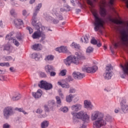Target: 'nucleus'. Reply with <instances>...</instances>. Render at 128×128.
Listing matches in <instances>:
<instances>
[{
  "mask_svg": "<svg viewBox=\"0 0 128 128\" xmlns=\"http://www.w3.org/2000/svg\"><path fill=\"white\" fill-rule=\"evenodd\" d=\"M110 116H104V114L98 111L94 112L91 115L92 121L95 120L93 122V128H100L106 126V122H110Z\"/></svg>",
  "mask_w": 128,
  "mask_h": 128,
  "instance_id": "obj_1",
  "label": "nucleus"
},
{
  "mask_svg": "<svg viewBox=\"0 0 128 128\" xmlns=\"http://www.w3.org/2000/svg\"><path fill=\"white\" fill-rule=\"evenodd\" d=\"M40 8H42V4H38L34 12L32 21V26H34L36 30H40L41 28L42 30H40V32L43 33L48 32V31L52 32V30L50 29V28L45 27L44 26H42V23H40V22H38V20H36V16L38 12H40Z\"/></svg>",
  "mask_w": 128,
  "mask_h": 128,
  "instance_id": "obj_2",
  "label": "nucleus"
},
{
  "mask_svg": "<svg viewBox=\"0 0 128 128\" xmlns=\"http://www.w3.org/2000/svg\"><path fill=\"white\" fill-rule=\"evenodd\" d=\"M91 12L94 18V30L95 32H98L100 30V28L104 26V20L99 17L98 14V10L94 9H92Z\"/></svg>",
  "mask_w": 128,
  "mask_h": 128,
  "instance_id": "obj_3",
  "label": "nucleus"
},
{
  "mask_svg": "<svg viewBox=\"0 0 128 128\" xmlns=\"http://www.w3.org/2000/svg\"><path fill=\"white\" fill-rule=\"evenodd\" d=\"M71 114L76 118H78L79 120H82L84 122H86L88 124L90 122V115L88 114V112L82 110L78 112H72Z\"/></svg>",
  "mask_w": 128,
  "mask_h": 128,
  "instance_id": "obj_4",
  "label": "nucleus"
},
{
  "mask_svg": "<svg viewBox=\"0 0 128 128\" xmlns=\"http://www.w3.org/2000/svg\"><path fill=\"white\" fill-rule=\"evenodd\" d=\"M75 54L76 56H71L72 60V64H76V66L80 64L82 60H86V56H84V54H80L78 52H76Z\"/></svg>",
  "mask_w": 128,
  "mask_h": 128,
  "instance_id": "obj_5",
  "label": "nucleus"
},
{
  "mask_svg": "<svg viewBox=\"0 0 128 128\" xmlns=\"http://www.w3.org/2000/svg\"><path fill=\"white\" fill-rule=\"evenodd\" d=\"M66 8H61L60 9V12L58 11V6H54L53 9L52 10V14L56 15V17H58L60 20H64V17H62V12H66Z\"/></svg>",
  "mask_w": 128,
  "mask_h": 128,
  "instance_id": "obj_6",
  "label": "nucleus"
},
{
  "mask_svg": "<svg viewBox=\"0 0 128 128\" xmlns=\"http://www.w3.org/2000/svg\"><path fill=\"white\" fill-rule=\"evenodd\" d=\"M106 0H101L100 3V16L102 18H106V16L108 14V11L104 8L106 6Z\"/></svg>",
  "mask_w": 128,
  "mask_h": 128,
  "instance_id": "obj_7",
  "label": "nucleus"
},
{
  "mask_svg": "<svg viewBox=\"0 0 128 128\" xmlns=\"http://www.w3.org/2000/svg\"><path fill=\"white\" fill-rule=\"evenodd\" d=\"M106 68V70L105 73L104 74V76L106 80H110L112 76V74L110 72V70H112V64H108Z\"/></svg>",
  "mask_w": 128,
  "mask_h": 128,
  "instance_id": "obj_8",
  "label": "nucleus"
},
{
  "mask_svg": "<svg viewBox=\"0 0 128 128\" xmlns=\"http://www.w3.org/2000/svg\"><path fill=\"white\" fill-rule=\"evenodd\" d=\"M122 37L121 38V44L122 46H128V34L126 30L122 32Z\"/></svg>",
  "mask_w": 128,
  "mask_h": 128,
  "instance_id": "obj_9",
  "label": "nucleus"
},
{
  "mask_svg": "<svg viewBox=\"0 0 128 128\" xmlns=\"http://www.w3.org/2000/svg\"><path fill=\"white\" fill-rule=\"evenodd\" d=\"M38 86L41 88H44V90H52V84L48 83L46 81L41 80L40 84H38Z\"/></svg>",
  "mask_w": 128,
  "mask_h": 128,
  "instance_id": "obj_10",
  "label": "nucleus"
},
{
  "mask_svg": "<svg viewBox=\"0 0 128 128\" xmlns=\"http://www.w3.org/2000/svg\"><path fill=\"white\" fill-rule=\"evenodd\" d=\"M3 114L5 118H8V116L14 114L12 108L10 106L6 107L4 110Z\"/></svg>",
  "mask_w": 128,
  "mask_h": 128,
  "instance_id": "obj_11",
  "label": "nucleus"
},
{
  "mask_svg": "<svg viewBox=\"0 0 128 128\" xmlns=\"http://www.w3.org/2000/svg\"><path fill=\"white\" fill-rule=\"evenodd\" d=\"M82 70L88 74L96 72L98 70V66H94L92 67L84 66L82 68Z\"/></svg>",
  "mask_w": 128,
  "mask_h": 128,
  "instance_id": "obj_12",
  "label": "nucleus"
},
{
  "mask_svg": "<svg viewBox=\"0 0 128 128\" xmlns=\"http://www.w3.org/2000/svg\"><path fill=\"white\" fill-rule=\"evenodd\" d=\"M120 66L123 72H120V76L122 78H124L126 75L128 74V64H126L124 66L120 65Z\"/></svg>",
  "mask_w": 128,
  "mask_h": 128,
  "instance_id": "obj_13",
  "label": "nucleus"
},
{
  "mask_svg": "<svg viewBox=\"0 0 128 128\" xmlns=\"http://www.w3.org/2000/svg\"><path fill=\"white\" fill-rule=\"evenodd\" d=\"M82 106L80 104H77L74 105H72L71 106V110H72V112H77L82 110Z\"/></svg>",
  "mask_w": 128,
  "mask_h": 128,
  "instance_id": "obj_14",
  "label": "nucleus"
},
{
  "mask_svg": "<svg viewBox=\"0 0 128 128\" xmlns=\"http://www.w3.org/2000/svg\"><path fill=\"white\" fill-rule=\"evenodd\" d=\"M84 107L87 110H92L94 108V105L92 104V102L90 100H85L84 101Z\"/></svg>",
  "mask_w": 128,
  "mask_h": 128,
  "instance_id": "obj_15",
  "label": "nucleus"
},
{
  "mask_svg": "<svg viewBox=\"0 0 128 128\" xmlns=\"http://www.w3.org/2000/svg\"><path fill=\"white\" fill-rule=\"evenodd\" d=\"M72 76L75 80H82L84 78V74H82L80 72H74Z\"/></svg>",
  "mask_w": 128,
  "mask_h": 128,
  "instance_id": "obj_16",
  "label": "nucleus"
},
{
  "mask_svg": "<svg viewBox=\"0 0 128 128\" xmlns=\"http://www.w3.org/2000/svg\"><path fill=\"white\" fill-rule=\"evenodd\" d=\"M14 24L17 28H22V26H24V22L22 20L17 19L14 20Z\"/></svg>",
  "mask_w": 128,
  "mask_h": 128,
  "instance_id": "obj_17",
  "label": "nucleus"
},
{
  "mask_svg": "<svg viewBox=\"0 0 128 128\" xmlns=\"http://www.w3.org/2000/svg\"><path fill=\"white\" fill-rule=\"evenodd\" d=\"M45 70L47 74H50L51 72L54 70V66L50 64H48L45 66Z\"/></svg>",
  "mask_w": 128,
  "mask_h": 128,
  "instance_id": "obj_18",
  "label": "nucleus"
},
{
  "mask_svg": "<svg viewBox=\"0 0 128 128\" xmlns=\"http://www.w3.org/2000/svg\"><path fill=\"white\" fill-rule=\"evenodd\" d=\"M32 94L35 98H38L42 96V91L40 90H38L36 92H32Z\"/></svg>",
  "mask_w": 128,
  "mask_h": 128,
  "instance_id": "obj_19",
  "label": "nucleus"
},
{
  "mask_svg": "<svg viewBox=\"0 0 128 128\" xmlns=\"http://www.w3.org/2000/svg\"><path fill=\"white\" fill-rule=\"evenodd\" d=\"M64 62L67 66H70L72 64V56H68L66 60H64Z\"/></svg>",
  "mask_w": 128,
  "mask_h": 128,
  "instance_id": "obj_20",
  "label": "nucleus"
},
{
  "mask_svg": "<svg viewBox=\"0 0 128 128\" xmlns=\"http://www.w3.org/2000/svg\"><path fill=\"white\" fill-rule=\"evenodd\" d=\"M32 38L34 40H36V38H40V30H38L32 34Z\"/></svg>",
  "mask_w": 128,
  "mask_h": 128,
  "instance_id": "obj_21",
  "label": "nucleus"
},
{
  "mask_svg": "<svg viewBox=\"0 0 128 128\" xmlns=\"http://www.w3.org/2000/svg\"><path fill=\"white\" fill-rule=\"evenodd\" d=\"M56 52H68V48L64 46L57 48L56 49Z\"/></svg>",
  "mask_w": 128,
  "mask_h": 128,
  "instance_id": "obj_22",
  "label": "nucleus"
},
{
  "mask_svg": "<svg viewBox=\"0 0 128 128\" xmlns=\"http://www.w3.org/2000/svg\"><path fill=\"white\" fill-rule=\"evenodd\" d=\"M108 20L110 22H114V24H122V21L118 20L116 19L112 18V17H109Z\"/></svg>",
  "mask_w": 128,
  "mask_h": 128,
  "instance_id": "obj_23",
  "label": "nucleus"
},
{
  "mask_svg": "<svg viewBox=\"0 0 128 128\" xmlns=\"http://www.w3.org/2000/svg\"><path fill=\"white\" fill-rule=\"evenodd\" d=\"M32 48L34 50H40L42 48V45L40 44H34L32 46Z\"/></svg>",
  "mask_w": 128,
  "mask_h": 128,
  "instance_id": "obj_24",
  "label": "nucleus"
},
{
  "mask_svg": "<svg viewBox=\"0 0 128 128\" xmlns=\"http://www.w3.org/2000/svg\"><path fill=\"white\" fill-rule=\"evenodd\" d=\"M74 96H76V95L74 94H70V95L68 96H66V102H72V98H74Z\"/></svg>",
  "mask_w": 128,
  "mask_h": 128,
  "instance_id": "obj_25",
  "label": "nucleus"
},
{
  "mask_svg": "<svg viewBox=\"0 0 128 128\" xmlns=\"http://www.w3.org/2000/svg\"><path fill=\"white\" fill-rule=\"evenodd\" d=\"M87 4H89V6H90L91 8H94V4H96V2H98V0H86Z\"/></svg>",
  "mask_w": 128,
  "mask_h": 128,
  "instance_id": "obj_26",
  "label": "nucleus"
},
{
  "mask_svg": "<svg viewBox=\"0 0 128 128\" xmlns=\"http://www.w3.org/2000/svg\"><path fill=\"white\" fill-rule=\"evenodd\" d=\"M14 34V32H11L9 34H7L6 37V40H14V38H12V36Z\"/></svg>",
  "mask_w": 128,
  "mask_h": 128,
  "instance_id": "obj_27",
  "label": "nucleus"
},
{
  "mask_svg": "<svg viewBox=\"0 0 128 128\" xmlns=\"http://www.w3.org/2000/svg\"><path fill=\"white\" fill-rule=\"evenodd\" d=\"M32 58H34L36 60H38L40 58V54L36 53H33L32 55Z\"/></svg>",
  "mask_w": 128,
  "mask_h": 128,
  "instance_id": "obj_28",
  "label": "nucleus"
},
{
  "mask_svg": "<svg viewBox=\"0 0 128 128\" xmlns=\"http://www.w3.org/2000/svg\"><path fill=\"white\" fill-rule=\"evenodd\" d=\"M50 122L48 120H44L41 124L42 128H46L48 126Z\"/></svg>",
  "mask_w": 128,
  "mask_h": 128,
  "instance_id": "obj_29",
  "label": "nucleus"
},
{
  "mask_svg": "<svg viewBox=\"0 0 128 128\" xmlns=\"http://www.w3.org/2000/svg\"><path fill=\"white\" fill-rule=\"evenodd\" d=\"M54 56L52 55H48L46 56L44 60L46 61H52L54 60Z\"/></svg>",
  "mask_w": 128,
  "mask_h": 128,
  "instance_id": "obj_30",
  "label": "nucleus"
},
{
  "mask_svg": "<svg viewBox=\"0 0 128 128\" xmlns=\"http://www.w3.org/2000/svg\"><path fill=\"white\" fill-rule=\"evenodd\" d=\"M72 48H76V50H80V44H78L74 42L72 44Z\"/></svg>",
  "mask_w": 128,
  "mask_h": 128,
  "instance_id": "obj_31",
  "label": "nucleus"
},
{
  "mask_svg": "<svg viewBox=\"0 0 128 128\" xmlns=\"http://www.w3.org/2000/svg\"><path fill=\"white\" fill-rule=\"evenodd\" d=\"M2 60H4V62H8L10 60H12V58L10 56H4L2 57Z\"/></svg>",
  "mask_w": 128,
  "mask_h": 128,
  "instance_id": "obj_32",
  "label": "nucleus"
},
{
  "mask_svg": "<svg viewBox=\"0 0 128 128\" xmlns=\"http://www.w3.org/2000/svg\"><path fill=\"white\" fill-rule=\"evenodd\" d=\"M20 94H18L17 95H16L14 96H13L11 100H12L13 102H14L15 100H20Z\"/></svg>",
  "mask_w": 128,
  "mask_h": 128,
  "instance_id": "obj_33",
  "label": "nucleus"
},
{
  "mask_svg": "<svg viewBox=\"0 0 128 128\" xmlns=\"http://www.w3.org/2000/svg\"><path fill=\"white\" fill-rule=\"evenodd\" d=\"M54 106V102H50L48 106H44L45 110L48 112V108H52Z\"/></svg>",
  "mask_w": 128,
  "mask_h": 128,
  "instance_id": "obj_34",
  "label": "nucleus"
},
{
  "mask_svg": "<svg viewBox=\"0 0 128 128\" xmlns=\"http://www.w3.org/2000/svg\"><path fill=\"white\" fill-rule=\"evenodd\" d=\"M14 110L19 112H22L24 114H28V112H26V111L24 110V108H16Z\"/></svg>",
  "mask_w": 128,
  "mask_h": 128,
  "instance_id": "obj_35",
  "label": "nucleus"
},
{
  "mask_svg": "<svg viewBox=\"0 0 128 128\" xmlns=\"http://www.w3.org/2000/svg\"><path fill=\"white\" fill-rule=\"evenodd\" d=\"M121 110L124 112H127L128 111V106L124 104H122L121 106Z\"/></svg>",
  "mask_w": 128,
  "mask_h": 128,
  "instance_id": "obj_36",
  "label": "nucleus"
},
{
  "mask_svg": "<svg viewBox=\"0 0 128 128\" xmlns=\"http://www.w3.org/2000/svg\"><path fill=\"white\" fill-rule=\"evenodd\" d=\"M80 40L81 42H84V44H88V38L86 36H84L83 37V38H80Z\"/></svg>",
  "mask_w": 128,
  "mask_h": 128,
  "instance_id": "obj_37",
  "label": "nucleus"
},
{
  "mask_svg": "<svg viewBox=\"0 0 128 128\" xmlns=\"http://www.w3.org/2000/svg\"><path fill=\"white\" fill-rule=\"evenodd\" d=\"M0 66H6L7 68H8V66H10V63L8 62H4L0 63Z\"/></svg>",
  "mask_w": 128,
  "mask_h": 128,
  "instance_id": "obj_38",
  "label": "nucleus"
},
{
  "mask_svg": "<svg viewBox=\"0 0 128 128\" xmlns=\"http://www.w3.org/2000/svg\"><path fill=\"white\" fill-rule=\"evenodd\" d=\"M94 52V48H92V46H88L86 50V52L87 54H90Z\"/></svg>",
  "mask_w": 128,
  "mask_h": 128,
  "instance_id": "obj_39",
  "label": "nucleus"
},
{
  "mask_svg": "<svg viewBox=\"0 0 128 128\" xmlns=\"http://www.w3.org/2000/svg\"><path fill=\"white\" fill-rule=\"evenodd\" d=\"M66 74V70H61V72L59 74V76H64Z\"/></svg>",
  "mask_w": 128,
  "mask_h": 128,
  "instance_id": "obj_40",
  "label": "nucleus"
},
{
  "mask_svg": "<svg viewBox=\"0 0 128 128\" xmlns=\"http://www.w3.org/2000/svg\"><path fill=\"white\" fill-rule=\"evenodd\" d=\"M16 38H17V40H18L19 42H20V40H22V34H18L16 36Z\"/></svg>",
  "mask_w": 128,
  "mask_h": 128,
  "instance_id": "obj_41",
  "label": "nucleus"
},
{
  "mask_svg": "<svg viewBox=\"0 0 128 128\" xmlns=\"http://www.w3.org/2000/svg\"><path fill=\"white\" fill-rule=\"evenodd\" d=\"M60 110L62 112H68V107H63L60 108Z\"/></svg>",
  "mask_w": 128,
  "mask_h": 128,
  "instance_id": "obj_42",
  "label": "nucleus"
},
{
  "mask_svg": "<svg viewBox=\"0 0 128 128\" xmlns=\"http://www.w3.org/2000/svg\"><path fill=\"white\" fill-rule=\"evenodd\" d=\"M56 103L60 106V104H62V100H60V98L58 96H56Z\"/></svg>",
  "mask_w": 128,
  "mask_h": 128,
  "instance_id": "obj_43",
  "label": "nucleus"
},
{
  "mask_svg": "<svg viewBox=\"0 0 128 128\" xmlns=\"http://www.w3.org/2000/svg\"><path fill=\"white\" fill-rule=\"evenodd\" d=\"M40 38H42L41 40H46V34L40 32Z\"/></svg>",
  "mask_w": 128,
  "mask_h": 128,
  "instance_id": "obj_44",
  "label": "nucleus"
},
{
  "mask_svg": "<svg viewBox=\"0 0 128 128\" xmlns=\"http://www.w3.org/2000/svg\"><path fill=\"white\" fill-rule=\"evenodd\" d=\"M13 44H14L16 46H20V43L18 42V41L16 40V39H13Z\"/></svg>",
  "mask_w": 128,
  "mask_h": 128,
  "instance_id": "obj_45",
  "label": "nucleus"
},
{
  "mask_svg": "<svg viewBox=\"0 0 128 128\" xmlns=\"http://www.w3.org/2000/svg\"><path fill=\"white\" fill-rule=\"evenodd\" d=\"M0 80L2 82H4L6 80V76H3V75H0Z\"/></svg>",
  "mask_w": 128,
  "mask_h": 128,
  "instance_id": "obj_46",
  "label": "nucleus"
},
{
  "mask_svg": "<svg viewBox=\"0 0 128 128\" xmlns=\"http://www.w3.org/2000/svg\"><path fill=\"white\" fill-rule=\"evenodd\" d=\"M62 88H70V84H68V83L62 84Z\"/></svg>",
  "mask_w": 128,
  "mask_h": 128,
  "instance_id": "obj_47",
  "label": "nucleus"
},
{
  "mask_svg": "<svg viewBox=\"0 0 128 128\" xmlns=\"http://www.w3.org/2000/svg\"><path fill=\"white\" fill-rule=\"evenodd\" d=\"M45 19L46 20H47L48 22H50V20H52V17L49 16H46V17L45 18Z\"/></svg>",
  "mask_w": 128,
  "mask_h": 128,
  "instance_id": "obj_48",
  "label": "nucleus"
},
{
  "mask_svg": "<svg viewBox=\"0 0 128 128\" xmlns=\"http://www.w3.org/2000/svg\"><path fill=\"white\" fill-rule=\"evenodd\" d=\"M90 42L92 44H98V41L96 39H92L90 41Z\"/></svg>",
  "mask_w": 128,
  "mask_h": 128,
  "instance_id": "obj_49",
  "label": "nucleus"
},
{
  "mask_svg": "<svg viewBox=\"0 0 128 128\" xmlns=\"http://www.w3.org/2000/svg\"><path fill=\"white\" fill-rule=\"evenodd\" d=\"M26 30H28L29 33L30 34H32V32H34V30L30 27H28V26L27 27Z\"/></svg>",
  "mask_w": 128,
  "mask_h": 128,
  "instance_id": "obj_50",
  "label": "nucleus"
},
{
  "mask_svg": "<svg viewBox=\"0 0 128 128\" xmlns=\"http://www.w3.org/2000/svg\"><path fill=\"white\" fill-rule=\"evenodd\" d=\"M58 92L59 94V96H61V98H64V94H62V90L59 89L58 90Z\"/></svg>",
  "mask_w": 128,
  "mask_h": 128,
  "instance_id": "obj_51",
  "label": "nucleus"
},
{
  "mask_svg": "<svg viewBox=\"0 0 128 128\" xmlns=\"http://www.w3.org/2000/svg\"><path fill=\"white\" fill-rule=\"evenodd\" d=\"M76 92V89L74 88H70L69 90V94H74Z\"/></svg>",
  "mask_w": 128,
  "mask_h": 128,
  "instance_id": "obj_52",
  "label": "nucleus"
},
{
  "mask_svg": "<svg viewBox=\"0 0 128 128\" xmlns=\"http://www.w3.org/2000/svg\"><path fill=\"white\" fill-rule=\"evenodd\" d=\"M10 13L11 16H16V11L14 9H12L10 11Z\"/></svg>",
  "mask_w": 128,
  "mask_h": 128,
  "instance_id": "obj_53",
  "label": "nucleus"
},
{
  "mask_svg": "<svg viewBox=\"0 0 128 128\" xmlns=\"http://www.w3.org/2000/svg\"><path fill=\"white\" fill-rule=\"evenodd\" d=\"M36 114H40L42 113V108H38L36 110Z\"/></svg>",
  "mask_w": 128,
  "mask_h": 128,
  "instance_id": "obj_54",
  "label": "nucleus"
},
{
  "mask_svg": "<svg viewBox=\"0 0 128 128\" xmlns=\"http://www.w3.org/2000/svg\"><path fill=\"white\" fill-rule=\"evenodd\" d=\"M40 76L41 78H46V74L44 72H41L40 73Z\"/></svg>",
  "mask_w": 128,
  "mask_h": 128,
  "instance_id": "obj_55",
  "label": "nucleus"
},
{
  "mask_svg": "<svg viewBox=\"0 0 128 128\" xmlns=\"http://www.w3.org/2000/svg\"><path fill=\"white\" fill-rule=\"evenodd\" d=\"M50 76H55L56 74V72L54 71H52L51 72H50Z\"/></svg>",
  "mask_w": 128,
  "mask_h": 128,
  "instance_id": "obj_56",
  "label": "nucleus"
},
{
  "mask_svg": "<svg viewBox=\"0 0 128 128\" xmlns=\"http://www.w3.org/2000/svg\"><path fill=\"white\" fill-rule=\"evenodd\" d=\"M10 126L8 124H3V128H10Z\"/></svg>",
  "mask_w": 128,
  "mask_h": 128,
  "instance_id": "obj_57",
  "label": "nucleus"
},
{
  "mask_svg": "<svg viewBox=\"0 0 128 128\" xmlns=\"http://www.w3.org/2000/svg\"><path fill=\"white\" fill-rule=\"evenodd\" d=\"M52 21L53 22V23L54 24H58L59 22L58 20L56 19H54L53 18Z\"/></svg>",
  "mask_w": 128,
  "mask_h": 128,
  "instance_id": "obj_58",
  "label": "nucleus"
},
{
  "mask_svg": "<svg viewBox=\"0 0 128 128\" xmlns=\"http://www.w3.org/2000/svg\"><path fill=\"white\" fill-rule=\"evenodd\" d=\"M10 46L9 45H7L4 46V50H10Z\"/></svg>",
  "mask_w": 128,
  "mask_h": 128,
  "instance_id": "obj_59",
  "label": "nucleus"
},
{
  "mask_svg": "<svg viewBox=\"0 0 128 128\" xmlns=\"http://www.w3.org/2000/svg\"><path fill=\"white\" fill-rule=\"evenodd\" d=\"M0 28H4V23L2 22V20L0 21Z\"/></svg>",
  "mask_w": 128,
  "mask_h": 128,
  "instance_id": "obj_60",
  "label": "nucleus"
},
{
  "mask_svg": "<svg viewBox=\"0 0 128 128\" xmlns=\"http://www.w3.org/2000/svg\"><path fill=\"white\" fill-rule=\"evenodd\" d=\"M10 70L11 72H16V70L14 67H10Z\"/></svg>",
  "mask_w": 128,
  "mask_h": 128,
  "instance_id": "obj_61",
  "label": "nucleus"
},
{
  "mask_svg": "<svg viewBox=\"0 0 128 128\" xmlns=\"http://www.w3.org/2000/svg\"><path fill=\"white\" fill-rule=\"evenodd\" d=\"M22 14L23 16H28V12H26V10H24L22 11Z\"/></svg>",
  "mask_w": 128,
  "mask_h": 128,
  "instance_id": "obj_62",
  "label": "nucleus"
},
{
  "mask_svg": "<svg viewBox=\"0 0 128 128\" xmlns=\"http://www.w3.org/2000/svg\"><path fill=\"white\" fill-rule=\"evenodd\" d=\"M68 82H72L73 80L72 78V76H68Z\"/></svg>",
  "mask_w": 128,
  "mask_h": 128,
  "instance_id": "obj_63",
  "label": "nucleus"
},
{
  "mask_svg": "<svg viewBox=\"0 0 128 128\" xmlns=\"http://www.w3.org/2000/svg\"><path fill=\"white\" fill-rule=\"evenodd\" d=\"M126 99H123L121 102V104H126Z\"/></svg>",
  "mask_w": 128,
  "mask_h": 128,
  "instance_id": "obj_64",
  "label": "nucleus"
}]
</instances>
